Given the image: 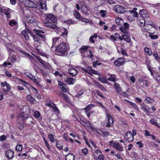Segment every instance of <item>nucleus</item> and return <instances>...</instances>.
Instances as JSON below:
<instances>
[{
  "label": "nucleus",
  "mask_w": 160,
  "mask_h": 160,
  "mask_svg": "<svg viewBox=\"0 0 160 160\" xmlns=\"http://www.w3.org/2000/svg\"><path fill=\"white\" fill-rule=\"evenodd\" d=\"M20 3L25 6L33 8V10L39 13V9L47 10L46 5L44 1H39L37 3V6L33 2L29 0H18Z\"/></svg>",
  "instance_id": "nucleus-1"
},
{
  "label": "nucleus",
  "mask_w": 160,
  "mask_h": 160,
  "mask_svg": "<svg viewBox=\"0 0 160 160\" xmlns=\"http://www.w3.org/2000/svg\"><path fill=\"white\" fill-rule=\"evenodd\" d=\"M45 20L47 22L45 24L46 27L52 29H58L57 27L55 24L57 21V18L53 15L52 14H47Z\"/></svg>",
  "instance_id": "nucleus-2"
},
{
  "label": "nucleus",
  "mask_w": 160,
  "mask_h": 160,
  "mask_svg": "<svg viewBox=\"0 0 160 160\" xmlns=\"http://www.w3.org/2000/svg\"><path fill=\"white\" fill-rule=\"evenodd\" d=\"M69 48L68 44L64 43H61L56 48V54L59 56H63L67 54V51Z\"/></svg>",
  "instance_id": "nucleus-3"
},
{
  "label": "nucleus",
  "mask_w": 160,
  "mask_h": 160,
  "mask_svg": "<svg viewBox=\"0 0 160 160\" xmlns=\"http://www.w3.org/2000/svg\"><path fill=\"white\" fill-rule=\"evenodd\" d=\"M33 31L36 32V34L34 35L33 36H32L34 41L39 43H41L45 39V35L41 34V33H44V32L42 31L41 30H37L36 29H33Z\"/></svg>",
  "instance_id": "nucleus-4"
},
{
  "label": "nucleus",
  "mask_w": 160,
  "mask_h": 160,
  "mask_svg": "<svg viewBox=\"0 0 160 160\" xmlns=\"http://www.w3.org/2000/svg\"><path fill=\"white\" fill-rule=\"evenodd\" d=\"M109 144L110 146H112L117 150L120 151L122 152L123 151V147L118 142L115 141L114 142L112 140L109 142Z\"/></svg>",
  "instance_id": "nucleus-5"
},
{
  "label": "nucleus",
  "mask_w": 160,
  "mask_h": 160,
  "mask_svg": "<svg viewBox=\"0 0 160 160\" xmlns=\"http://www.w3.org/2000/svg\"><path fill=\"white\" fill-rule=\"evenodd\" d=\"M10 13L11 10L9 8L4 7L0 8V14L3 13L4 15H5L7 19L11 18Z\"/></svg>",
  "instance_id": "nucleus-6"
},
{
  "label": "nucleus",
  "mask_w": 160,
  "mask_h": 160,
  "mask_svg": "<svg viewBox=\"0 0 160 160\" xmlns=\"http://www.w3.org/2000/svg\"><path fill=\"white\" fill-rule=\"evenodd\" d=\"M26 20L28 24H33L34 25L36 23V17L32 14H31L26 16Z\"/></svg>",
  "instance_id": "nucleus-7"
},
{
  "label": "nucleus",
  "mask_w": 160,
  "mask_h": 160,
  "mask_svg": "<svg viewBox=\"0 0 160 160\" xmlns=\"http://www.w3.org/2000/svg\"><path fill=\"white\" fill-rule=\"evenodd\" d=\"M124 139L128 142H131L133 141L134 137L131 132H127L124 137Z\"/></svg>",
  "instance_id": "nucleus-8"
},
{
  "label": "nucleus",
  "mask_w": 160,
  "mask_h": 160,
  "mask_svg": "<svg viewBox=\"0 0 160 160\" xmlns=\"http://www.w3.org/2000/svg\"><path fill=\"white\" fill-rule=\"evenodd\" d=\"M58 84L62 91L66 92L68 91L69 88L66 84L59 81H58Z\"/></svg>",
  "instance_id": "nucleus-9"
},
{
  "label": "nucleus",
  "mask_w": 160,
  "mask_h": 160,
  "mask_svg": "<svg viewBox=\"0 0 160 160\" xmlns=\"http://www.w3.org/2000/svg\"><path fill=\"white\" fill-rule=\"evenodd\" d=\"M30 34L33 36L32 33L30 32L28 28H26L22 32V34L24 36L26 40L29 39V36L28 34Z\"/></svg>",
  "instance_id": "nucleus-10"
},
{
  "label": "nucleus",
  "mask_w": 160,
  "mask_h": 160,
  "mask_svg": "<svg viewBox=\"0 0 160 160\" xmlns=\"http://www.w3.org/2000/svg\"><path fill=\"white\" fill-rule=\"evenodd\" d=\"M139 14L142 18L144 19H148L149 15L146 10L142 9L140 10Z\"/></svg>",
  "instance_id": "nucleus-11"
},
{
  "label": "nucleus",
  "mask_w": 160,
  "mask_h": 160,
  "mask_svg": "<svg viewBox=\"0 0 160 160\" xmlns=\"http://www.w3.org/2000/svg\"><path fill=\"white\" fill-rule=\"evenodd\" d=\"M114 9L117 13H122L125 11V9L124 7L120 5H116L114 8Z\"/></svg>",
  "instance_id": "nucleus-12"
},
{
  "label": "nucleus",
  "mask_w": 160,
  "mask_h": 160,
  "mask_svg": "<svg viewBox=\"0 0 160 160\" xmlns=\"http://www.w3.org/2000/svg\"><path fill=\"white\" fill-rule=\"evenodd\" d=\"M107 121L106 127H111L113 125V120L112 117L110 115L108 114L107 116Z\"/></svg>",
  "instance_id": "nucleus-13"
},
{
  "label": "nucleus",
  "mask_w": 160,
  "mask_h": 160,
  "mask_svg": "<svg viewBox=\"0 0 160 160\" xmlns=\"http://www.w3.org/2000/svg\"><path fill=\"white\" fill-rule=\"evenodd\" d=\"M125 62L124 59L122 58H120L115 61L114 63L116 66L119 67L122 65Z\"/></svg>",
  "instance_id": "nucleus-14"
},
{
  "label": "nucleus",
  "mask_w": 160,
  "mask_h": 160,
  "mask_svg": "<svg viewBox=\"0 0 160 160\" xmlns=\"http://www.w3.org/2000/svg\"><path fill=\"white\" fill-rule=\"evenodd\" d=\"M62 36L60 37H55L52 38V44L53 45H55L57 43H59V42H62Z\"/></svg>",
  "instance_id": "nucleus-15"
},
{
  "label": "nucleus",
  "mask_w": 160,
  "mask_h": 160,
  "mask_svg": "<svg viewBox=\"0 0 160 160\" xmlns=\"http://www.w3.org/2000/svg\"><path fill=\"white\" fill-rule=\"evenodd\" d=\"M19 51L20 53L22 54L25 56H26L32 62H34V59L33 57L29 55L28 53L21 50H19Z\"/></svg>",
  "instance_id": "nucleus-16"
},
{
  "label": "nucleus",
  "mask_w": 160,
  "mask_h": 160,
  "mask_svg": "<svg viewBox=\"0 0 160 160\" xmlns=\"http://www.w3.org/2000/svg\"><path fill=\"white\" fill-rule=\"evenodd\" d=\"M88 46H82L80 48L81 50V52L83 53V55L85 57H87L88 53L87 51L89 50L88 49Z\"/></svg>",
  "instance_id": "nucleus-17"
},
{
  "label": "nucleus",
  "mask_w": 160,
  "mask_h": 160,
  "mask_svg": "<svg viewBox=\"0 0 160 160\" xmlns=\"http://www.w3.org/2000/svg\"><path fill=\"white\" fill-rule=\"evenodd\" d=\"M64 80L65 82L68 84H73L76 81L75 79L69 77H67Z\"/></svg>",
  "instance_id": "nucleus-18"
},
{
  "label": "nucleus",
  "mask_w": 160,
  "mask_h": 160,
  "mask_svg": "<svg viewBox=\"0 0 160 160\" xmlns=\"http://www.w3.org/2000/svg\"><path fill=\"white\" fill-rule=\"evenodd\" d=\"M5 155L8 159H12L14 156V152L11 150H9L6 152Z\"/></svg>",
  "instance_id": "nucleus-19"
},
{
  "label": "nucleus",
  "mask_w": 160,
  "mask_h": 160,
  "mask_svg": "<svg viewBox=\"0 0 160 160\" xmlns=\"http://www.w3.org/2000/svg\"><path fill=\"white\" fill-rule=\"evenodd\" d=\"M8 24L11 27H17L18 26V22L14 19H11L9 21Z\"/></svg>",
  "instance_id": "nucleus-20"
},
{
  "label": "nucleus",
  "mask_w": 160,
  "mask_h": 160,
  "mask_svg": "<svg viewBox=\"0 0 160 160\" xmlns=\"http://www.w3.org/2000/svg\"><path fill=\"white\" fill-rule=\"evenodd\" d=\"M28 117V115L25 112H22V113L19 114L18 115V119H22V122H23L24 120L27 118Z\"/></svg>",
  "instance_id": "nucleus-21"
},
{
  "label": "nucleus",
  "mask_w": 160,
  "mask_h": 160,
  "mask_svg": "<svg viewBox=\"0 0 160 160\" xmlns=\"http://www.w3.org/2000/svg\"><path fill=\"white\" fill-rule=\"evenodd\" d=\"M59 30L62 33L61 34L62 37H67L68 35V32L67 30L64 28H62L59 29Z\"/></svg>",
  "instance_id": "nucleus-22"
},
{
  "label": "nucleus",
  "mask_w": 160,
  "mask_h": 160,
  "mask_svg": "<svg viewBox=\"0 0 160 160\" xmlns=\"http://www.w3.org/2000/svg\"><path fill=\"white\" fill-rule=\"evenodd\" d=\"M118 38L121 40H124L128 42L130 41V38L126 36V34H122V37L121 36L119 37Z\"/></svg>",
  "instance_id": "nucleus-23"
},
{
  "label": "nucleus",
  "mask_w": 160,
  "mask_h": 160,
  "mask_svg": "<svg viewBox=\"0 0 160 160\" xmlns=\"http://www.w3.org/2000/svg\"><path fill=\"white\" fill-rule=\"evenodd\" d=\"M68 72L72 76H74L77 75V71L74 68H71L68 70Z\"/></svg>",
  "instance_id": "nucleus-24"
},
{
  "label": "nucleus",
  "mask_w": 160,
  "mask_h": 160,
  "mask_svg": "<svg viewBox=\"0 0 160 160\" xmlns=\"http://www.w3.org/2000/svg\"><path fill=\"white\" fill-rule=\"evenodd\" d=\"M75 157L74 155L71 153H70L65 156L66 160H74Z\"/></svg>",
  "instance_id": "nucleus-25"
},
{
  "label": "nucleus",
  "mask_w": 160,
  "mask_h": 160,
  "mask_svg": "<svg viewBox=\"0 0 160 160\" xmlns=\"http://www.w3.org/2000/svg\"><path fill=\"white\" fill-rule=\"evenodd\" d=\"M94 107L93 104H91L88 105L85 108L83 109L85 111L86 113H87L88 112L90 111L92 108Z\"/></svg>",
  "instance_id": "nucleus-26"
},
{
  "label": "nucleus",
  "mask_w": 160,
  "mask_h": 160,
  "mask_svg": "<svg viewBox=\"0 0 160 160\" xmlns=\"http://www.w3.org/2000/svg\"><path fill=\"white\" fill-rule=\"evenodd\" d=\"M27 100L29 102H30L32 104H33L34 101H35V99L33 98L31 95H28L26 98Z\"/></svg>",
  "instance_id": "nucleus-27"
},
{
  "label": "nucleus",
  "mask_w": 160,
  "mask_h": 160,
  "mask_svg": "<svg viewBox=\"0 0 160 160\" xmlns=\"http://www.w3.org/2000/svg\"><path fill=\"white\" fill-rule=\"evenodd\" d=\"M146 19L142 18L141 20H138V24L141 27H143L145 26V22L146 21Z\"/></svg>",
  "instance_id": "nucleus-28"
},
{
  "label": "nucleus",
  "mask_w": 160,
  "mask_h": 160,
  "mask_svg": "<svg viewBox=\"0 0 160 160\" xmlns=\"http://www.w3.org/2000/svg\"><path fill=\"white\" fill-rule=\"evenodd\" d=\"M115 22L116 23L119 25L121 26L123 24V20L119 18H118L115 19Z\"/></svg>",
  "instance_id": "nucleus-29"
},
{
  "label": "nucleus",
  "mask_w": 160,
  "mask_h": 160,
  "mask_svg": "<svg viewBox=\"0 0 160 160\" xmlns=\"http://www.w3.org/2000/svg\"><path fill=\"white\" fill-rule=\"evenodd\" d=\"M108 79L110 81L115 82L116 81V76L114 74H110V77L108 78Z\"/></svg>",
  "instance_id": "nucleus-30"
},
{
  "label": "nucleus",
  "mask_w": 160,
  "mask_h": 160,
  "mask_svg": "<svg viewBox=\"0 0 160 160\" xmlns=\"http://www.w3.org/2000/svg\"><path fill=\"white\" fill-rule=\"evenodd\" d=\"M102 154V152L98 149L96 150L94 152L93 154L94 157L95 159H96L98 155H99Z\"/></svg>",
  "instance_id": "nucleus-31"
},
{
  "label": "nucleus",
  "mask_w": 160,
  "mask_h": 160,
  "mask_svg": "<svg viewBox=\"0 0 160 160\" xmlns=\"http://www.w3.org/2000/svg\"><path fill=\"white\" fill-rule=\"evenodd\" d=\"M81 10L82 12L85 14H87L88 12V7L86 6H82L81 8Z\"/></svg>",
  "instance_id": "nucleus-32"
},
{
  "label": "nucleus",
  "mask_w": 160,
  "mask_h": 160,
  "mask_svg": "<svg viewBox=\"0 0 160 160\" xmlns=\"http://www.w3.org/2000/svg\"><path fill=\"white\" fill-rule=\"evenodd\" d=\"M56 146L59 149H63L62 145L61 142L56 140Z\"/></svg>",
  "instance_id": "nucleus-33"
},
{
  "label": "nucleus",
  "mask_w": 160,
  "mask_h": 160,
  "mask_svg": "<svg viewBox=\"0 0 160 160\" xmlns=\"http://www.w3.org/2000/svg\"><path fill=\"white\" fill-rule=\"evenodd\" d=\"M98 79L100 81L103 83H106L108 82L107 79L104 77H99Z\"/></svg>",
  "instance_id": "nucleus-34"
},
{
  "label": "nucleus",
  "mask_w": 160,
  "mask_h": 160,
  "mask_svg": "<svg viewBox=\"0 0 160 160\" xmlns=\"http://www.w3.org/2000/svg\"><path fill=\"white\" fill-rule=\"evenodd\" d=\"M145 52L148 55L150 56L152 54V52L151 50L148 48L145 47L144 48Z\"/></svg>",
  "instance_id": "nucleus-35"
},
{
  "label": "nucleus",
  "mask_w": 160,
  "mask_h": 160,
  "mask_svg": "<svg viewBox=\"0 0 160 160\" xmlns=\"http://www.w3.org/2000/svg\"><path fill=\"white\" fill-rule=\"evenodd\" d=\"M98 35L96 34H95L94 35L92 36L90 38V41L92 43L94 42L95 39L97 38Z\"/></svg>",
  "instance_id": "nucleus-36"
},
{
  "label": "nucleus",
  "mask_w": 160,
  "mask_h": 160,
  "mask_svg": "<svg viewBox=\"0 0 160 160\" xmlns=\"http://www.w3.org/2000/svg\"><path fill=\"white\" fill-rule=\"evenodd\" d=\"M32 81H33L34 83H36L38 85H40V84L41 81V79H40V78H37L35 79V77H34L33 78V79H32Z\"/></svg>",
  "instance_id": "nucleus-37"
},
{
  "label": "nucleus",
  "mask_w": 160,
  "mask_h": 160,
  "mask_svg": "<svg viewBox=\"0 0 160 160\" xmlns=\"http://www.w3.org/2000/svg\"><path fill=\"white\" fill-rule=\"evenodd\" d=\"M114 86L115 87L116 91L119 92H121V88L119 85L116 83H115Z\"/></svg>",
  "instance_id": "nucleus-38"
},
{
  "label": "nucleus",
  "mask_w": 160,
  "mask_h": 160,
  "mask_svg": "<svg viewBox=\"0 0 160 160\" xmlns=\"http://www.w3.org/2000/svg\"><path fill=\"white\" fill-rule=\"evenodd\" d=\"M74 15L77 19H80V18H82L79 13L75 10L74 11Z\"/></svg>",
  "instance_id": "nucleus-39"
},
{
  "label": "nucleus",
  "mask_w": 160,
  "mask_h": 160,
  "mask_svg": "<svg viewBox=\"0 0 160 160\" xmlns=\"http://www.w3.org/2000/svg\"><path fill=\"white\" fill-rule=\"evenodd\" d=\"M9 58L10 61L12 62H14L16 60V57L15 55H11L10 54L9 55Z\"/></svg>",
  "instance_id": "nucleus-40"
},
{
  "label": "nucleus",
  "mask_w": 160,
  "mask_h": 160,
  "mask_svg": "<svg viewBox=\"0 0 160 160\" xmlns=\"http://www.w3.org/2000/svg\"><path fill=\"white\" fill-rule=\"evenodd\" d=\"M120 30L124 34H126L128 33V30L123 27H120Z\"/></svg>",
  "instance_id": "nucleus-41"
},
{
  "label": "nucleus",
  "mask_w": 160,
  "mask_h": 160,
  "mask_svg": "<svg viewBox=\"0 0 160 160\" xmlns=\"http://www.w3.org/2000/svg\"><path fill=\"white\" fill-rule=\"evenodd\" d=\"M150 122L152 125L159 126L158 123L157 121L154 119H152L150 120Z\"/></svg>",
  "instance_id": "nucleus-42"
},
{
  "label": "nucleus",
  "mask_w": 160,
  "mask_h": 160,
  "mask_svg": "<svg viewBox=\"0 0 160 160\" xmlns=\"http://www.w3.org/2000/svg\"><path fill=\"white\" fill-rule=\"evenodd\" d=\"M139 82L140 85L142 86H143L144 85L145 82H147V80L143 79L142 78L139 79Z\"/></svg>",
  "instance_id": "nucleus-43"
},
{
  "label": "nucleus",
  "mask_w": 160,
  "mask_h": 160,
  "mask_svg": "<svg viewBox=\"0 0 160 160\" xmlns=\"http://www.w3.org/2000/svg\"><path fill=\"white\" fill-rule=\"evenodd\" d=\"M48 138L52 142H53L54 141V135L52 134H50L48 135Z\"/></svg>",
  "instance_id": "nucleus-44"
},
{
  "label": "nucleus",
  "mask_w": 160,
  "mask_h": 160,
  "mask_svg": "<svg viewBox=\"0 0 160 160\" xmlns=\"http://www.w3.org/2000/svg\"><path fill=\"white\" fill-rule=\"evenodd\" d=\"M141 108L143 110L147 112H150L151 109L150 108L146 107L144 106H142Z\"/></svg>",
  "instance_id": "nucleus-45"
},
{
  "label": "nucleus",
  "mask_w": 160,
  "mask_h": 160,
  "mask_svg": "<svg viewBox=\"0 0 160 160\" xmlns=\"http://www.w3.org/2000/svg\"><path fill=\"white\" fill-rule=\"evenodd\" d=\"M150 33V34L149 35V36L152 39H156L158 38V35H153V33Z\"/></svg>",
  "instance_id": "nucleus-46"
},
{
  "label": "nucleus",
  "mask_w": 160,
  "mask_h": 160,
  "mask_svg": "<svg viewBox=\"0 0 160 160\" xmlns=\"http://www.w3.org/2000/svg\"><path fill=\"white\" fill-rule=\"evenodd\" d=\"M22 146L21 144H18L16 147V150L18 151H21L22 150Z\"/></svg>",
  "instance_id": "nucleus-47"
},
{
  "label": "nucleus",
  "mask_w": 160,
  "mask_h": 160,
  "mask_svg": "<svg viewBox=\"0 0 160 160\" xmlns=\"http://www.w3.org/2000/svg\"><path fill=\"white\" fill-rule=\"evenodd\" d=\"M33 115L35 118H39L41 116V114L38 111H35L34 112Z\"/></svg>",
  "instance_id": "nucleus-48"
},
{
  "label": "nucleus",
  "mask_w": 160,
  "mask_h": 160,
  "mask_svg": "<svg viewBox=\"0 0 160 160\" xmlns=\"http://www.w3.org/2000/svg\"><path fill=\"white\" fill-rule=\"evenodd\" d=\"M105 157L102 154L98 155V157L96 158V160H104Z\"/></svg>",
  "instance_id": "nucleus-49"
},
{
  "label": "nucleus",
  "mask_w": 160,
  "mask_h": 160,
  "mask_svg": "<svg viewBox=\"0 0 160 160\" xmlns=\"http://www.w3.org/2000/svg\"><path fill=\"white\" fill-rule=\"evenodd\" d=\"M88 71V73H92L93 74L96 75L99 74V73H98V72L93 70L92 68L89 69Z\"/></svg>",
  "instance_id": "nucleus-50"
},
{
  "label": "nucleus",
  "mask_w": 160,
  "mask_h": 160,
  "mask_svg": "<svg viewBox=\"0 0 160 160\" xmlns=\"http://www.w3.org/2000/svg\"><path fill=\"white\" fill-rule=\"evenodd\" d=\"M25 74L28 77L32 80L33 79V78L34 77L31 73L28 72H26L25 73Z\"/></svg>",
  "instance_id": "nucleus-51"
},
{
  "label": "nucleus",
  "mask_w": 160,
  "mask_h": 160,
  "mask_svg": "<svg viewBox=\"0 0 160 160\" xmlns=\"http://www.w3.org/2000/svg\"><path fill=\"white\" fill-rule=\"evenodd\" d=\"M87 51V53H88L87 57H88V58H92V57H93V55L92 54L91 50H89L88 51Z\"/></svg>",
  "instance_id": "nucleus-52"
},
{
  "label": "nucleus",
  "mask_w": 160,
  "mask_h": 160,
  "mask_svg": "<svg viewBox=\"0 0 160 160\" xmlns=\"http://www.w3.org/2000/svg\"><path fill=\"white\" fill-rule=\"evenodd\" d=\"M35 57L43 65L44 64V61L42 58L37 56H35Z\"/></svg>",
  "instance_id": "nucleus-53"
},
{
  "label": "nucleus",
  "mask_w": 160,
  "mask_h": 160,
  "mask_svg": "<svg viewBox=\"0 0 160 160\" xmlns=\"http://www.w3.org/2000/svg\"><path fill=\"white\" fill-rule=\"evenodd\" d=\"M147 24L152 26V28L154 29H156L155 25L151 21H148L147 22Z\"/></svg>",
  "instance_id": "nucleus-54"
},
{
  "label": "nucleus",
  "mask_w": 160,
  "mask_h": 160,
  "mask_svg": "<svg viewBox=\"0 0 160 160\" xmlns=\"http://www.w3.org/2000/svg\"><path fill=\"white\" fill-rule=\"evenodd\" d=\"M37 51L38 52V54L44 56L46 57H48V55L45 53L42 52L41 51H39L38 49H36Z\"/></svg>",
  "instance_id": "nucleus-55"
},
{
  "label": "nucleus",
  "mask_w": 160,
  "mask_h": 160,
  "mask_svg": "<svg viewBox=\"0 0 160 160\" xmlns=\"http://www.w3.org/2000/svg\"><path fill=\"white\" fill-rule=\"evenodd\" d=\"M146 101L148 102V103H152L154 102V101L151 98L149 97H148L146 99Z\"/></svg>",
  "instance_id": "nucleus-56"
},
{
  "label": "nucleus",
  "mask_w": 160,
  "mask_h": 160,
  "mask_svg": "<svg viewBox=\"0 0 160 160\" xmlns=\"http://www.w3.org/2000/svg\"><path fill=\"white\" fill-rule=\"evenodd\" d=\"M44 143H45V144L46 147L48 148V150L52 152V151L51 150V149H50V147L49 145V143H48V142L47 141H45V142Z\"/></svg>",
  "instance_id": "nucleus-57"
},
{
  "label": "nucleus",
  "mask_w": 160,
  "mask_h": 160,
  "mask_svg": "<svg viewBox=\"0 0 160 160\" xmlns=\"http://www.w3.org/2000/svg\"><path fill=\"white\" fill-rule=\"evenodd\" d=\"M84 91L83 90H81L80 91H79L78 94H77L76 96L77 97L79 98L80 96L83 94Z\"/></svg>",
  "instance_id": "nucleus-58"
},
{
  "label": "nucleus",
  "mask_w": 160,
  "mask_h": 160,
  "mask_svg": "<svg viewBox=\"0 0 160 160\" xmlns=\"http://www.w3.org/2000/svg\"><path fill=\"white\" fill-rule=\"evenodd\" d=\"M101 16L102 17H104L106 15V12L105 10H101L100 11Z\"/></svg>",
  "instance_id": "nucleus-59"
},
{
  "label": "nucleus",
  "mask_w": 160,
  "mask_h": 160,
  "mask_svg": "<svg viewBox=\"0 0 160 160\" xmlns=\"http://www.w3.org/2000/svg\"><path fill=\"white\" fill-rule=\"evenodd\" d=\"M67 23L68 24H74L75 23L74 21H72L71 20L69 19L65 22Z\"/></svg>",
  "instance_id": "nucleus-60"
},
{
  "label": "nucleus",
  "mask_w": 160,
  "mask_h": 160,
  "mask_svg": "<svg viewBox=\"0 0 160 160\" xmlns=\"http://www.w3.org/2000/svg\"><path fill=\"white\" fill-rule=\"evenodd\" d=\"M96 93L98 94V95L100 96L101 98H104V97L103 95L102 94V93L98 90H97L96 91Z\"/></svg>",
  "instance_id": "nucleus-61"
},
{
  "label": "nucleus",
  "mask_w": 160,
  "mask_h": 160,
  "mask_svg": "<svg viewBox=\"0 0 160 160\" xmlns=\"http://www.w3.org/2000/svg\"><path fill=\"white\" fill-rule=\"evenodd\" d=\"M93 82L94 83V84H93V85H95L96 87H97L98 88H99V86L101 84L97 82V81L95 80L93 81Z\"/></svg>",
  "instance_id": "nucleus-62"
},
{
  "label": "nucleus",
  "mask_w": 160,
  "mask_h": 160,
  "mask_svg": "<svg viewBox=\"0 0 160 160\" xmlns=\"http://www.w3.org/2000/svg\"><path fill=\"white\" fill-rule=\"evenodd\" d=\"M98 88L101 89L102 91H107V89L101 84L99 86Z\"/></svg>",
  "instance_id": "nucleus-63"
},
{
  "label": "nucleus",
  "mask_w": 160,
  "mask_h": 160,
  "mask_svg": "<svg viewBox=\"0 0 160 160\" xmlns=\"http://www.w3.org/2000/svg\"><path fill=\"white\" fill-rule=\"evenodd\" d=\"M130 104L132 107H133L136 109L137 110H138V106L135 103H132V102H131L130 103Z\"/></svg>",
  "instance_id": "nucleus-64"
}]
</instances>
